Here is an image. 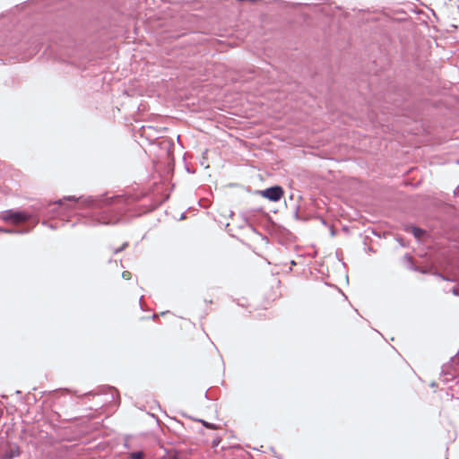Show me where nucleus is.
Here are the masks:
<instances>
[{"mask_svg":"<svg viewBox=\"0 0 459 459\" xmlns=\"http://www.w3.org/2000/svg\"><path fill=\"white\" fill-rule=\"evenodd\" d=\"M182 415L184 417H186L188 419H191L192 420L194 421H196V422H200L205 429H212V430H214V429H218V425L215 424V423H212V422H209V421H206L204 419H200V418H194V417H191V416H188L186 415V413H182Z\"/></svg>","mask_w":459,"mask_h":459,"instance_id":"2eb2a0df","label":"nucleus"},{"mask_svg":"<svg viewBox=\"0 0 459 459\" xmlns=\"http://www.w3.org/2000/svg\"><path fill=\"white\" fill-rule=\"evenodd\" d=\"M212 387H210L206 392L204 393V397L208 401H216V394L211 395V392H212Z\"/></svg>","mask_w":459,"mask_h":459,"instance_id":"b1692460","label":"nucleus"},{"mask_svg":"<svg viewBox=\"0 0 459 459\" xmlns=\"http://www.w3.org/2000/svg\"><path fill=\"white\" fill-rule=\"evenodd\" d=\"M248 228L256 235L260 236L263 240L268 241L266 236L263 235L254 225L251 223Z\"/></svg>","mask_w":459,"mask_h":459,"instance_id":"4be33fe9","label":"nucleus"},{"mask_svg":"<svg viewBox=\"0 0 459 459\" xmlns=\"http://www.w3.org/2000/svg\"><path fill=\"white\" fill-rule=\"evenodd\" d=\"M435 275L437 276L438 278H441L444 281H450L449 279L444 277L440 273H437Z\"/></svg>","mask_w":459,"mask_h":459,"instance_id":"f704fd0d","label":"nucleus"},{"mask_svg":"<svg viewBox=\"0 0 459 459\" xmlns=\"http://www.w3.org/2000/svg\"><path fill=\"white\" fill-rule=\"evenodd\" d=\"M163 449L165 451V455L158 459H179L177 450H173V454L170 455V451L168 448L163 447Z\"/></svg>","mask_w":459,"mask_h":459,"instance_id":"aec40b11","label":"nucleus"},{"mask_svg":"<svg viewBox=\"0 0 459 459\" xmlns=\"http://www.w3.org/2000/svg\"><path fill=\"white\" fill-rule=\"evenodd\" d=\"M396 240L399 242V244L402 246V247H407V243L406 242H403V237L399 236L396 238Z\"/></svg>","mask_w":459,"mask_h":459,"instance_id":"7c9ffc66","label":"nucleus"},{"mask_svg":"<svg viewBox=\"0 0 459 459\" xmlns=\"http://www.w3.org/2000/svg\"><path fill=\"white\" fill-rule=\"evenodd\" d=\"M146 197L143 191L122 190L119 194L107 191L100 195H65L51 202V206L60 205L62 212L52 219L63 220L65 217L76 216L77 221L71 224L74 228L77 223L95 227L99 225L116 224L121 221L130 220L149 213L165 203L169 196L162 200L148 199V203L140 204ZM41 224L56 230L65 222H49L51 217H42Z\"/></svg>","mask_w":459,"mask_h":459,"instance_id":"f257e3e1","label":"nucleus"},{"mask_svg":"<svg viewBox=\"0 0 459 459\" xmlns=\"http://www.w3.org/2000/svg\"><path fill=\"white\" fill-rule=\"evenodd\" d=\"M186 169L188 173H193L192 171H190V169L187 167H186Z\"/></svg>","mask_w":459,"mask_h":459,"instance_id":"de8ad7c7","label":"nucleus"},{"mask_svg":"<svg viewBox=\"0 0 459 459\" xmlns=\"http://www.w3.org/2000/svg\"><path fill=\"white\" fill-rule=\"evenodd\" d=\"M290 264L293 266V265H296V264H297V263H296L294 260H291V261H290Z\"/></svg>","mask_w":459,"mask_h":459,"instance_id":"a19ab883","label":"nucleus"},{"mask_svg":"<svg viewBox=\"0 0 459 459\" xmlns=\"http://www.w3.org/2000/svg\"><path fill=\"white\" fill-rule=\"evenodd\" d=\"M63 424L64 425L53 424L51 426L55 435L50 434V438L56 441H72L74 438V435L67 426L68 422H64Z\"/></svg>","mask_w":459,"mask_h":459,"instance_id":"1a4fd4ad","label":"nucleus"},{"mask_svg":"<svg viewBox=\"0 0 459 459\" xmlns=\"http://www.w3.org/2000/svg\"><path fill=\"white\" fill-rule=\"evenodd\" d=\"M51 202L45 198L33 200V204L27 207L11 208L0 212V218L4 221L24 222L31 221L34 227L39 222L40 217L58 216L62 212L60 205L51 206Z\"/></svg>","mask_w":459,"mask_h":459,"instance_id":"20e7f679","label":"nucleus"},{"mask_svg":"<svg viewBox=\"0 0 459 459\" xmlns=\"http://www.w3.org/2000/svg\"><path fill=\"white\" fill-rule=\"evenodd\" d=\"M131 273L128 272V271H124L122 273V277L125 279V280H128L129 277H130Z\"/></svg>","mask_w":459,"mask_h":459,"instance_id":"473e14b6","label":"nucleus"},{"mask_svg":"<svg viewBox=\"0 0 459 459\" xmlns=\"http://www.w3.org/2000/svg\"><path fill=\"white\" fill-rule=\"evenodd\" d=\"M171 420H173L174 424H173V426H171L169 428L173 430V432L175 434H177L178 438L181 439L183 437V434H182L181 430H182V429H186L184 423L176 419H171Z\"/></svg>","mask_w":459,"mask_h":459,"instance_id":"dca6fc26","label":"nucleus"},{"mask_svg":"<svg viewBox=\"0 0 459 459\" xmlns=\"http://www.w3.org/2000/svg\"><path fill=\"white\" fill-rule=\"evenodd\" d=\"M33 227L30 229H19L16 226H5L0 227V232L11 235H23L29 233Z\"/></svg>","mask_w":459,"mask_h":459,"instance_id":"f8f14e48","label":"nucleus"},{"mask_svg":"<svg viewBox=\"0 0 459 459\" xmlns=\"http://www.w3.org/2000/svg\"><path fill=\"white\" fill-rule=\"evenodd\" d=\"M246 190L252 195H259L272 203H277L281 201L285 194L284 188L279 184H274L264 189L257 190H252L249 186H247Z\"/></svg>","mask_w":459,"mask_h":459,"instance_id":"423d86ee","label":"nucleus"},{"mask_svg":"<svg viewBox=\"0 0 459 459\" xmlns=\"http://www.w3.org/2000/svg\"><path fill=\"white\" fill-rule=\"evenodd\" d=\"M293 196H294V195H293V194H290V199H293Z\"/></svg>","mask_w":459,"mask_h":459,"instance_id":"8fccbe9b","label":"nucleus"},{"mask_svg":"<svg viewBox=\"0 0 459 459\" xmlns=\"http://www.w3.org/2000/svg\"><path fill=\"white\" fill-rule=\"evenodd\" d=\"M16 32H10L5 36L4 48V50L15 52H21L25 50L27 44L26 36H16Z\"/></svg>","mask_w":459,"mask_h":459,"instance_id":"0eeeda50","label":"nucleus"},{"mask_svg":"<svg viewBox=\"0 0 459 459\" xmlns=\"http://www.w3.org/2000/svg\"><path fill=\"white\" fill-rule=\"evenodd\" d=\"M342 230H344V231L348 230V227L347 226L342 227Z\"/></svg>","mask_w":459,"mask_h":459,"instance_id":"c03bdc74","label":"nucleus"},{"mask_svg":"<svg viewBox=\"0 0 459 459\" xmlns=\"http://www.w3.org/2000/svg\"><path fill=\"white\" fill-rule=\"evenodd\" d=\"M186 212H183L180 216H179V221H183V220H186Z\"/></svg>","mask_w":459,"mask_h":459,"instance_id":"72a5a7b5","label":"nucleus"},{"mask_svg":"<svg viewBox=\"0 0 459 459\" xmlns=\"http://www.w3.org/2000/svg\"><path fill=\"white\" fill-rule=\"evenodd\" d=\"M128 242H124L120 247H118L117 248H116L114 250V254H118L122 251H124L127 247H128Z\"/></svg>","mask_w":459,"mask_h":459,"instance_id":"a878e982","label":"nucleus"},{"mask_svg":"<svg viewBox=\"0 0 459 459\" xmlns=\"http://www.w3.org/2000/svg\"><path fill=\"white\" fill-rule=\"evenodd\" d=\"M446 365H444V366L442 367V369H441V374H442V375H446V374H447V371H446Z\"/></svg>","mask_w":459,"mask_h":459,"instance_id":"e433bc0d","label":"nucleus"},{"mask_svg":"<svg viewBox=\"0 0 459 459\" xmlns=\"http://www.w3.org/2000/svg\"><path fill=\"white\" fill-rule=\"evenodd\" d=\"M234 212L233 211H230V213H229V217L230 218H232L234 216Z\"/></svg>","mask_w":459,"mask_h":459,"instance_id":"ea45409f","label":"nucleus"},{"mask_svg":"<svg viewBox=\"0 0 459 459\" xmlns=\"http://www.w3.org/2000/svg\"><path fill=\"white\" fill-rule=\"evenodd\" d=\"M359 237L362 238V243L365 246L364 250L369 253H375L376 250L369 247V244L373 241L372 238L362 234H359Z\"/></svg>","mask_w":459,"mask_h":459,"instance_id":"f3484780","label":"nucleus"},{"mask_svg":"<svg viewBox=\"0 0 459 459\" xmlns=\"http://www.w3.org/2000/svg\"><path fill=\"white\" fill-rule=\"evenodd\" d=\"M329 231H330V235L331 237H335L337 235V230L334 229L333 226H329Z\"/></svg>","mask_w":459,"mask_h":459,"instance_id":"c756f323","label":"nucleus"},{"mask_svg":"<svg viewBox=\"0 0 459 459\" xmlns=\"http://www.w3.org/2000/svg\"><path fill=\"white\" fill-rule=\"evenodd\" d=\"M21 449L16 443H10L0 455V459H13L21 455Z\"/></svg>","mask_w":459,"mask_h":459,"instance_id":"9d476101","label":"nucleus"},{"mask_svg":"<svg viewBox=\"0 0 459 459\" xmlns=\"http://www.w3.org/2000/svg\"><path fill=\"white\" fill-rule=\"evenodd\" d=\"M109 37L108 22L98 15L91 14L64 27L57 32L54 43L57 57L78 68L81 83L98 90L105 78L100 67L93 64L91 51Z\"/></svg>","mask_w":459,"mask_h":459,"instance_id":"f03ea898","label":"nucleus"},{"mask_svg":"<svg viewBox=\"0 0 459 459\" xmlns=\"http://www.w3.org/2000/svg\"><path fill=\"white\" fill-rule=\"evenodd\" d=\"M321 221H322V223H323L324 225H325V226H327V227H329V226H330V224H328V223L326 222V221H325V220L322 219V220H321Z\"/></svg>","mask_w":459,"mask_h":459,"instance_id":"4c0bfd02","label":"nucleus"},{"mask_svg":"<svg viewBox=\"0 0 459 459\" xmlns=\"http://www.w3.org/2000/svg\"><path fill=\"white\" fill-rule=\"evenodd\" d=\"M403 264L404 265L411 271L412 272H419L420 273H423L425 274L426 273V271L425 270H420L417 265L414 264L412 259H411V256L409 253H405L403 257Z\"/></svg>","mask_w":459,"mask_h":459,"instance_id":"4468645a","label":"nucleus"},{"mask_svg":"<svg viewBox=\"0 0 459 459\" xmlns=\"http://www.w3.org/2000/svg\"><path fill=\"white\" fill-rule=\"evenodd\" d=\"M159 130L154 126L141 127L140 137L148 141L149 144H157L160 149L167 148L168 151L174 147V143L166 138H161L157 135Z\"/></svg>","mask_w":459,"mask_h":459,"instance_id":"39448f33","label":"nucleus"},{"mask_svg":"<svg viewBox=\"0 0 459 459\" xmlns=\"http://www.w3.org/2000/svg\"><path fill=\"white\" fill-rule=\"evenodd\" d=\"M143 297L140 298V301H139V304H140V307H141V310H143V307H142V304H141V299H142Z\"/></svg>","mask_w":459,"mask_h":459,"instance_id":"37998d69","label":"nucleus"},{"mask_svg":"<svg viewBox=\"0 0 459 459\" xmlns=\"http://www.w3.org/2000/svg\"><path fill=\"white\" fill-rule=\"evenodd\" d=\"M457 163L459 164V160L457 161Z\"/></svg>","mask_w":459,"mask_h":459,"instance_id":"864d4df0","label":"nucleus"},{"mask_svg":"<svg viewBox=\"0 0 459 459\" xmlns=\"http://www.w3.org/2000/svg\"><path fill=\"white\" fill-rule=\"evenodd\" d=\"M167 313H169V311L161 312V315L163 316V315H165Z\"/></svg>","mask_w":459,"mask_h":459,"instance_id":"3c124183","label":"nucleus"},{"mask_svg":"<svg viewBox=\"0 0 459 459\" xmlns=\"http://www.w3.org/2000/svg\"><path fill=\"white\" fill-rule=\"evenodd\" d=\"M130 459H143V455L142 451H132L130 453Z\"/></svg>","mask_w":459,"mask_h":459,"instance_id":"5701e85b","label":"nucleus"},{"mask_svg":"<svg viewBox=\"0 0 459 459\" xmlns=\"http://www.w3.org/2000/svg\"><path fill=\"white\" fill-rule=\"evenodd\" d=\"M212 390H213L212 392H211V395H214L216 394V400L218 399V397L220 396L221 394V390L218 388V387H212Z\"/></svg>","mask_w":459,"mask_h":459,"instance_id":"cd10ccee","label":"nucleus"},{"mask_svg":"<svg viewBox=\"0 0 459 459\" xmlns=\"http://www.w3.org/2000/svg\"><path fill=\"white\" fill-rule=\"evenodd\" d=\"M270 450H271V452H273V453L274 454V455L276 456V451H275L274 447H273V446H271V447H270Z\"/></svg>","mask_w":459,"mask_h":459,"instance_id":"58836bf2","label":"nucleus"},{"mask_svg":"<svg viewBox=\"0 0 459 459\" xmlns=\"http://www.w3.org/2000/svg\"><path fill=\"white\" fill-rule=\"evenodd\" d=\"M244 227H247V226H246V225H244V223H240L239 228H240V229H243Z\"/></svg>","mask_w":459,"mask_h":459,"instance_id":"79ce46f5","label":"nucleus"},{"mask_svg":"<svg viewBox=\"0 0 459 459\" xmlns=\"http://www.w3.org/2000/svg\"><path fill=\"white\" fill-rule=\"evenodd\" d=\"M239 216L241 217L242 221H243V223L244 225H246L247 227H248L251 223H252V221L255 220L252 215L251 213L248 212V211H246V212H241L239 213Z\"/></svg>","mask_w":459,"mask_h":459,"instance_id":"a211bd4d","label":"nucleus"},{"mask_svg":"<svg viewBox=\"0 0 459 459\" xmlns=\"http://www.w3.org/2000/svg\"><path fill=\"white\" fill-rule=\"evenodd\" d=\"M413 62L416 67L420 68V61L418 60V58H414Z\"/></svg>","mask_w":459,"mask_h":459,"instance_id":"c9c22d12","label":"nucleus"},{"mask_svg":"<svg viewBox=\"0 0 459 459\" xmlns=\"http://www.w3.org/2000/svg\"><path fill=\"white\" fill-rule=\"evenodd\" d=\"M425 93L423 83L407 74H403V81L391 82L387 88V97L394 106L409 116L420 115L430 103Z\"/></svg>","mask_w":459,"mask_h":459,"instance_id":"7ed1b4c3","label":"nucleus"},{"mask_svg":"<svg viewBox=\"0 0 459 459\" xmlns=\"http://www.w3.org/2000/svg\"><path fill=\"white\" fill-rule=\"evenodd\" d=\"M451 292L455 296L459 297V286L458 285L453 286L452 289H451Z\"/></svg>","mask_w":459,"mask_h":459,"instance_id":"c85d7f7f","label":"nucleus"},{"mask_svg":"<svg viewBox=\"0 0 459 459\" xmlns=\"http://www.w3.org/2000/svg\"><path fill=\"white\" fill-rule=\"evenodd\" d=\"M114 390L115 388L111 385H100L97 388V390L84 393L82 397L85 398L94 395L105 394L107 396L105 403H114L116 405H117L120 401H117L115 394L113 393Z\"/></svg>","mask_w":459,"mask_h":459,"instance_id":"6e6552de","label":"nucleus"},{"mask_svg":"<svg viewBox=\"0 0 459 459\" xmlns=\"http://www.w3.org/2000/svg\"><path fill=\"white\" fill-rule=\"evenodd\" d=\"M371 233L377 238H382V234L377 232V230L374 228L371 229Z\"/></svg>","mask_w":459,"mask_h":459,"instance_id":"2f4dec72","label":"nucleus"},{"mask_svg":"<svg viewBox=\"0 0 459 459\" xmlns=\"http://www.w3.org/2000/svg\"><path fill=\"white\" fill-rule=\"evenodd\" d=\"M229 226H230V223H227V224L225 225V230L229 229Z\"/></svg>","mask_w":459,"mask_h":459,"instance_id":"49530a36","label":"nucleus"},{"mask_svg":"<svg viewBox=\"0 0 459 459\" xmlns=\"http://www.w3.org/2000/svg\"><path fill=\"white\" fill-rule=\"evenodd\" d=\"M432 387L436 385L435 382L430 385Z\"/></svg>","mask_w":459,"mask_h":459,"instance_id":"603ef678","label":"nucleus"},{"mask_svg":"<svg viewBox=\"0 0 459 459\" xmlns=\"http://www.w3.org/2000/svg\"><path fill=\"white\" fill-rule=\"evenodd\" d=\"M457 363H459V351L450 358L447 368L456 370L455 367L457 366Z\"/></svg>","mask_w":459,"mask_h":459,"instance_id":"6ab92c4d","label":"nucleus"},{"mask_svg":"<svg viewBox=\"0 0 459 459\" xmlns=\"http://www.w3.org/2000/svg\"><path fill=\"white\" fill-rule=\"evenodd\" d=\"M335 255H336V257L337 259L342 262V264L345 266V263L341 259L342 255V251L341 249H337L335 251Z\"/></svg>","mask_w":459,"mask_h":459,"instance_id":"bb28decb","label":"nucleus"},{"mask_svg":"<svg viewBox=\"0 0 459 459\" xmlns=\"http://www.w3.org/2000/svg\"><path fill=\"white\" fill-rule=\"evenodd\" d=\"M179 441H170V444H176V443H178Z\"/></svg>","mask_w":459,"mask_h":459,"instance_id":"09e8293b","label":"nucleus"},{"mask_svg":"<svg viewBox=\"0 0 459 459\" xmlns=\"http://www.w3.org/2000/svg\"><path fill=\"white\" fill-rule=\"evenodd\" d=\"M299 204H295L294 206V211H293V217L296 221H306L307 219L306 218H303L299 212Z\"/></svg>","mask_w":459,"mask_h":459,"instance_id":"412c9836","label":"nucleus"},{"mask_svg":"<svg viewBox=\"0 0 459 459\" xmlns=\"http://www.w3.org/2000/svg\"><path fill=\"white\" fill-rule=\"evenodd\" d=\"M222 441V438L221 437H216L212 439V447L213 449H217V447L220 446V444L221 443Z\"/></svg>","mask_w":459,"mask_h":459,"instance_id":"393cba45","label":"nucleus"},{"mask_svg":"<svg viewBox=\"0 0 459 459\" xmlns=\"http://www.w3.org/2000/svg\"><path fill=\"white\" fill-rule=\"evenodd\" d=\"M15 394H20V395H21V394H22V392H21L20 390H17V391L15 392Z\"/></svg>","mask_w":459,"mask_h":459,"instance_id":"a18cd8bd","label":"nucleus"},{"mask_svg":"<svg viewBox=\"0 0 459 459\" xmlns=\"http://www.w3.org/2000/svg\"><path fill=\"white\" fill-rule=\"evenodd\" d=\"M403 230L407 233H411L415 238H420L425 233V230L417 226L414 223H407L403 226Z\"/></svg>","mask_w":459,"mask_h":459,"instance_id":"ddd939ff","label":"nucleus"},{"mask_svg":"<svg viewBox=\"0 0 459 459\" xmlns=\"http://www.w3.org/2000/svg\"><path fill=\"white\" fill-rule=\"evenodd\" d=\"M256 219L255 214L259 213V220L266 224H274L273 217L263 207L251 208L247 210Z\"/></svg>","mask_w":459,"mask_h":459,"instance_id":"9b49d317","label":"nucleus"}]
</instances>
